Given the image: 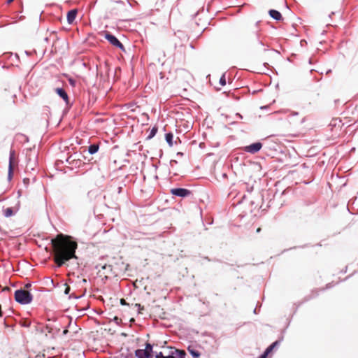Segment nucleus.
<instances>
[{
  "label": "nucleus",
  "mask_w": 358,
  "mask_h": 358,
  "mask_svg": "<svg viewBox=\"0 0 358 358\" xmlns=\"http://www.w3.org/2000/svg\"><path fill=\"white\" fill-rule=\"evenodd\" d=\"M51 243V254L57 267L62 266L71 259H78L76 255L78 244L76 241L71 239H52Z\"/></svg>",
  "instance_id": "nucleus-1"
},
{
  "label": "nucleus",
  "mask_w": 358,
  "mask_h": 358,
  "mask_svg": "<svg viewBox=\"0 0 358 358\" xmlns=\"http://www.w3.org/2000/svg\"><path fill=\"white\" fill-rule=\"evenodd\" d=\"M14 297L16 302L22 305L29 304L33 300V295L23 289H19L15 291Z\"/></svg>",
  "instance_id": "nucleus-2"
},
{
  "label": "nucleus",
  "mask_w": 358,
  "mask_h": 358,
  "mask_svg": "<svg viewBox=\"0 0 358 358\" xmlns=\"http://www.w3.org/2000/svg\"><path fill=\"white\" fill-rule=\"evenodd\" d=\"M128 264H124L120 260V263H115V265L105 264L102 266V269L106 270L107 274H114L117 275L120 272L124 271L127 269Z\"/></svg>",
  "instance_id": "nucleus-3"
},
{
  "label": "nucleus",
  "mask_w": 358,
  "mask_h": 358,
  "mask_svg": "<svg viewBox=\"0 0 358 358\" xmlns=\"http://www.w3.org/2000/svg\"><path fill=\"white\" fill-rule=\"evenodd\" d=\"M80 153L76 152L66 158L65 161L69 166H71V169L79 168L84 164L80 158Z\"/></svg>",
  "instance_id": "nucleus-4"
},
{
  "label": "nucleus",
  "mask_w": 358,
  "mask_h": 358,
  "mask_svg": "<svg viewBox=\"0 0 358 358\" xmlns=\"http://www.w3.org/2000/svg\"><path fill=\"white\" fill-rule=\"evenodd\" d=\"M104 38L106 39L112 45L119 48L122 51H125L124 45L119 41V39L109 31H104Z\"/></svg>",
  "instance_id": "nucleus-5"
},
{
  "label": "nucleus",
  "mask_w": 358,
  "mask_h": 358,
  "mask_svg": "<svg viewBox=\"0 0 358 358\" xmlns=\"http://www.w3.org/2000/svg\"><path fill=\"white\" fill-rule=\"evenodd\" d=\"M170 193L173 196H178L180 198H186L192 195V192L191 190L183 187L172 188L170 190Z\"/></svg>",
  "instance_id": "nucleus-6"
},
{
  "label": "nucleus",
  "mask_w": 358,
  "mask_h": 358,
  "mask_svg": "<svg viewBox=\"0 0 358 358\" xmlns=\"http://www.w3.org/2000/svg\"><path fill=\"white\" fill-rule=\"evenodd\" d=\"M251 39H255L257 43L264 47L263 50L267 51L268 50V45H266L264 41V38L262 36L261 30H253L250 35Z\"/></svg>",
  "instance_id": "nucleus-7"
},
{
  "label": "nucleus",
  "mask_w": 358,
  "mask_h": 358,
  "mask_svg": "<svg viewBox=\"0 0 358 358\" xmlns=\"http://www.w3.org/2000/svg\"><path fill=\"white\" fill-rule=\"evenodd\" d=\"M263 145L261 142H255L249 145H246L244 147L243 150L245 152L255 154L257 153L262 148Z\"/></svg>",
  "instance_id": "nucleus-8"
},
{
  "label": "nucleus",
  "mask_w": 358,
  "mask_h": 358,
  "mask_svg": "<svg viewBox=\"0 0 358 358\" xmlns=\"http://www.w3.org/2000/svg\"><path fill=\"white\" fill-rule=\"evenodd\" d=\"M55 91L56 94L64 100L66 106H68L69 108L72 106V103H70V99H69V95L64 88L57 87L55 89Z\"/></svg>",
  "instance_id": "nucleus-9"
},
{
  "label": "nucleus",
  "mask_w": 358,
  "mask_h": 358,
  "mask_svg": "<svg viewBox=\"0 0 358 358\" xmlns=\"http://www.w3.org/2000/svg\"><path fill=\"white\" fill-rule=\"evenodd\" d=\"M268 14L271 18L276 21H281L282 20V14L277 10L271 9L268 11Z\"/></svg>",
  "instance_id": "nucleus-10"
},
{
  "label": "nucleus",
  "mask_w": 358,
  "mask_h": 358,
  "mask_svg": "<svg viewBox=\"0 0 358 358\" xmlns=\"http://www.w3.org/2000/svg\"><path fill=\"white\" fill-rule=\"evenodd\" d=\"M78 10L76 9H71L67 13L66 18L69 24H72L75 20Z\"/></svg>",
  "instance_id": "nucleus-11"
},
{
  "label": "nucleus",
  "mask_w": 358,
  "mask_h": 358,
  "mask_svg": "<svg viewBox=\"0 0 358 358\" xmlns=\"http://www.w3.org/2000/svg\"><path fill=\"white\" fill-rule=\"evenodd\" d=\"M99 144H97V143H92V144H90V146L88 147V152L90 155H94V154L96 153L99 151Z\"/></svg>",
  "instance_id": "nucleus-12"
},
{
  "label": "nucleus",
  "mask_w": 358,
  "mask_h": 358,
  "mask_svg": "<svg viewBox=\"0 0 358 358\" xmlns=\"http://www.w3.org/2000/svg\"><path fill=\"white\" fill-rule=\"evenodd\" d=\"M280 343V340H278V341H275V342H273L271 345H270L266 350H265V352L268 355L273 350L276 348L277 346H278Z\"/></svg>",
  "instance_id": "nucleus-13"
},
{
  "label": "nucleus",
  "mask_w": 358,
  "mask_h": 358,
  "mask_svg": "<svg viewBox=\"0 0 358 358\" xmlns=\"http://www.w3.org/2000/svg\"><path fill=\"white\" fill-rule=\"evenodd\" d=\"M165 140L170 147L173 145V134L171 132H168L165 134Z\"/></svg>",
  "instance_id": "nucleus-14"
},
{
  "label": "nucleus",
  "mask_w": 358,
  "mask_h": 358,
  "mask_svg": "<svg viewBox=\"0 0 358 358\" xmlns=\"http://www.w3.org/2000/svg\"><path fill=\"white\" fill-rule=\"evenodd\" d=\"M15 158V152L14 150L11 149L9 153V164L8 166H10L13 168L14 161Z\"/></svg>",
  "instance_id": "nucleus-15"
},
{
  "label": "nucleus",
  "mask_w": 358,
  "mask_h": 358,
  "mask_svg": "<svg viewBox=\"0 0 358 358\" xmlns=\"http://www.w3.org/2000/svg\"><path fill=\"white\" fill-rule=\"evenodd\" d=\"M135 356L137 358H145L146 357V352L143 349H137L135 350Z\"/></svg>",
  "instance_id": "nucleus-16"
},
{
  "label": "nucleus",
  "mask_w": 358,
  "mask_h": 358,
  "mask_svg": "<svg viewBox=\"0 0 358 358\" xmlns=\"http://www.w3.org/2000/svg\"><path fill=\"white\" fill-rule=\"evenodd\" d=\"M15 215V211L13 208L9 207L3 210V215L6 217H9Z\"/></svg>",
  "instance_id": "nucleus-17"
},
{
  "label": "nucleus",
  "mask_w": 358,
  "mask_h": 358,
  "mask_svg": "<svg viewBox=\"0 0 358 358\" xmlns=\"http://www.w3.org/2000/svg\"><path fill=\"white\" fill-rule=\"evenodd\" d=\"M155 358H176V357L174 356V352H171L167 356H164L162 352H159V353H156Z\"/></svg>",
  "instance_id": "nucleus-18"
},
{
  "label": "nucleus",
  "mask_w": 358,
  "mask_h": 358,
  "mask_svg": "<svg viewBox=\"0 0 358 358\" xmlns=\"http://www.w3.org/2000/svg\"><path fill=\"white\" fill-rule=\"evenodd\" d=\"M158 131V128L156 126H154L151 129H150V134L149 135L147 136L146 139L147 140H150L151 138H152L157 134Z\"/></svg>",
  "instance_id": "nucleus-19"
},
{
  "label": "nucleus",
  "mask_w": 358,
  "mask_h": 358,
  "mask_svg": "<svg viewBox=\"0 0 358 358\" xmlns=\"http://www.w3.org/2000/svg\"><path fill=\"white\" fill-rule=\"evenodd\" d=\"M176 354L178 358H185L186 356V352L182 350H176L175 351H172Z\"/></svg>",
  "instance_id": "nucleus-20"
},
{
  "label": "nucleus",
  "mask_w": 358,
  "mask_h": 358,
  "mask_svg": "<svg viewBox=\"0 0 358 358\" xmlns=\"http://www.w3.org/2000/svg\"><path fill=\"white\" fill-rule=\"evenodd\" d=\"M145 350V352H146V353H148V354H153L154 352H153V345H152L151 343H145V348L143 349Z\"/></svg>",
  "instance_id": "nucleus-21"
},
{
  "label": "nucleus",
  "mask_w": 358,
  "mask_h": 358,
  "mask_svg": "<svg viewBox=\"0 0 358 358\" xmlns=\"http://www.w3.org/2000/svg\"><path fill=\"white\" fill-rule=\"evenodd\" d=\"M188 351L194 358H199L200 356V352L199 351L194 349H190L189 347L188 348Z\"/></svg>",
  "instance_id": "nucleus-22"
},
{
  "label": "nucleus",
  "mask_w": 358,
  "mask_h": 358,
  "mask_svg": "<svg viewBox=\"0 0 358 358\" xmlns=\"http://www.w3.org/2000/svg\"><path fill=\"white\" fill-rule=\"evenodd\" d=\"M20 324L22 327L28 328L31 325V322L28 320H23Z\"/></svg>",
  "instance_id": "nucleus-23"
},
{
  "label": "nucleus",
  "mask_w": 358,
  "mask_h": 358,
  "mask_svg": "<svg viewBox=\"0 0 358 358\" xmlns=\"http://www.w3.org/2000/svg\"><path fill=\"white\" fill-rule=\"evenodd\" d=\"M13 176V168H12L10 166H8V180H11Z\"/></svg>",
  "instance_id": "nucleus-24"
},
{
  "label": "nucleus",
  "mask_w": 358,
  "mask_h": 358,
  "mask_svg": "<svg viewBox=\"0 0 358 358\" xmlns=\"http://www.w3.org/2000/svg\"><path fill=\"white\" fill-rule=\"evenodd\" d=\"M68 81H69V84H70V85H71V87H74L76 86V79H74L73 78H72V77H69V78H68Z\"/></svg>",
  "instance_id": "nucleus-25"
},
{
  "label": "nucleus",
  "mask_w": 358,
  "mask_h": 358,
  "mask_svg": "<svg viewBox=\"0 0 358 358\" xmlns=\"http://www.w3.org/2000/svg\"><path fill=\"white\" fill-rule=\"evenodd\" d=\"M220 84L222 86L226 85V78H225V74H223L221 78H220L219 81Z\"/></svg>",
  "instance_id": "nucleus-26"
},
{
  "label": "nucleus",
  "mask_w": 358,
  "mask_h": 358,
  "mask_svg": "<svg viewBox=\"0 0 358 358\" xmlns=\"http://www.w3.org/2000/svg\"><path fill=\"white\" fill-rule=\"evenodd\" d=\"M64 164V161L62 159H57L55 162V166L57 167H59V166L62 165Z\"/></svg>",
  "instance_id": "nucleus-27"
},
{
  "label": "nucleus",
  "mask_w": 358,
  "mask_h": 358,
  "mask_svg": "<svg viewBox=\"0 0 358 358\" xmlns=\"http://www.w3.org/2000/svg\"><path fill=\"white\" fill-rule=\"evenodd\" d=\"M65 286H66V287H65V289H64V294L66 295H68L69 294V292H70L71 287L69 285H66V284H65Z\"/></svg>",
  "instance_id": "nucleus-28"
},
{
  "label": "nucleus",
  "mask_w": 358,
  "mask_h": 358,
  "mask_svg": "<svg viewBox=\"0 0 358 358\" xmlns=\"http://www.w3.org/2000/svg\"><path fill=\"white\" fill-rule=\"evenodd\" d=\"M136 307H138V312L140 313L141 310H143L144 309V307L143 306H141V304L139 303H136L135 305Z\"/></svg>",
  "instance_id": "nucleus-29"
},
{
  "label": "nucleus",
  "mask_w": 358,
  "mask_h": 358,
  "mask_svg": "<svg viewBox=\"0 0 358 358\" xmlns=\"http://www.w3.org/2000/svg\"><path fill=\"white\" fill-rule=\"evenodd\" d=\"M260 22H261L260 21H257L255 22V29L254 30H260L259 29V24H260Z\"/></svg>",
  "instance_id": "nucleus-30"
},
{
  "label": "nucleus",
  "mask_w": 358,
  "mask_h": 358,
  "mask_svg": "<svg viewBox=\"0 0 358 358\" xmlns=\"http://www.w3.org/2000/svg\"><path fill=\"white\" fill-rule=\"evenodd\" d=\"M177 164H178V162L176 160H175V159H171L170 161V165L171 166H173V165Z\"/></svg>",
  "instance_id": "nucleus-31"
},
{
  "label": "nucleus",
  "mask_w": 358,
  "mask_h": 358,
  "mask_svg": "<svg viewBox=\"0 0 358 358\" xmlns=\"http://www.w3.org/2000/svg\"><path fill=\"white\" fill-rule=\"evenodd\" d=\"M268 355L264 352L260 356L258 357V358H266Z\"/></svg>",
  "instance_id": "nucleus-32"
},
{
  "label": "nucleus",
  "mask_w": 358,
  "mask_h": 358,
  "mask_svg": "<svg viewBox=\"0 0 358 358\" xmlns=\"http://www.w3.org/2000/svg\"><path fill=\"white\" fill-rule=\"evenodd\" d=\"M19 3H20V7L21 9H19L18 13H22V10H23V4H22V1H20Z\"/></svg>",
  "instance_id": "nucleus-33"
},
{
  "label": "nucleus",
  "mask_w": 358,
  "mask_h": 358,
  "mask_svg": "<svg viewBox=\"0 0 358 358\" xmlns=\"http://www.w3.org/2000/svg\"><path fill=\"white\" fill-rule=\"evenodd\" d=\"M301 167L302 169H309V166H307V164L306 163H303L302 165H301Z\"/></svg>",
  "instance_id": "nucleus-34"
},
{
  "label": "nucleus",
  "mask_w": 358,
  "mask_h": 358,
  "mask_svg": "<svg viewBox=\"0 0 358 358\" xmlns=\"http://www.w3.org/2000/svg\"><path fill=\"white\" fill-rule=\"evenodd\" d=\"M31 287V283H30V282H28V283L24 285V288H26V289H29Z\"/></svg>",
  "instance_id": "nucleus-35"
},
{
  "label": "nucleus",
  "mask_w": 358,
  "mask_h": 358,
  "mask_svg": "<svg viewBox=\"0 0 358 358\" xmlns=\"http://www.w3.org/2000/svg\"><path fill=\"white\" fill-rule=\"evenodd\" d=\"M124 358H134V357H133L132 354L127 353V354L125 355Z\"/></svg>",
  "instance_id": "nucleus-36"
},
{
  "label": "nucleus",
  "mask_w": 358,
  "mask_h": 358,
  "mask_svg": "<svg viewBox=\"0 0 358 358\" xmlns=\"http://www.w3.org/2000/svg\"><path fill=\"white\" fill-rule=\"evenodd\" d=\"M299 115V113L298 112H295V111H292L291 112L290 115H292V116H296Z\"/></svg>",
  "instance_id": "nucleus-37"
},
{
  "label": "nucleus",
  "mask_w": 358,
  "mask_h": 358,
  "mask_svg": "<svg viewBox=\"0 0 358 358\" xmlns=\"http://www.w3.org/2000/svg\"><path fill=\"white\" fill-rule=\"evenodd\" d=\"M235 115H236V117H237L239 119H243L242 115L240 114L239 113H236Z\"/></svg>",
  "instance_id": "nucleus-38"
},
{
  "label": "nucleus",
  "mask_w": 358,
  "mask_h": 358,
  "mask_svg": "<svg viewBox=\"0 0 358 358\" xmlns=\"http://www.w3.org/2000/svg\"><path fill=\"white\" fill-rule=\"evenodd\" d=\"M23 182H24L25 185H27V184L29 182V178H24V180H23Z\"/></svg>",
  "instance_id": "nucleus-39"
},
{
  "label": "nucleus",
  "mask_w": 358,
  "mask_h": 358,
  "mask_svg": "<svg viewBox=\"0 0 358 358\" xmlns=\"http://www.w3.org/2000/svg\"><path fill=\"white\" fill-rule=\"evenodd\" d=\"M145 358H154L153 357V354L146 353V357H145Z\"/></svg>",
  "instance_id": "nucleus-40"
},
{
  "label": "nucleus",
  "mask_w": 358,
  "mask_h": 358,
  "mask_svg": "<svg viewBox=\"0 0 358 358\" xmlns=\"http://www.w3.org/2000/svg\"><path fill=\"white\" fill-rule=\"evenodd\" d=\"M183 155H184V154H183V152H177V154H176V155H177V156H180V157H182V156H183Z\"/></svg>",
  "instance_id": "nucleus-41"
},
{
  "label": "nucleus",
  "mask_w": 358,
  "mask_h": 358,
  "mask_svg": "<svg viewBox=\"0 0 358 358\" xmlns=\"http://www.w3.org/2000/svg\"><path fill=\"white\" fill-rule=\"evenodd\" d=\"M122 187H119L117 188V193L120 194L122 192Z\"/></svg>",
  "instance_id": "nucleus-42"
},
{
  "label": "nucleus",
  "mask_w": 358,
  "mask_h": 358,
  "mask_svg": "<svg viewBox=\"0 0 358 358\" xmlns=\"http://www.w3.org/2000/svg\"><path fill=\"white\" fill-rule=\"evenodd\" d=\"M71 298H74V299H79L80 296H72V295H70L69 296V299H71Z\"/></svg>",
  "instance_id": "nucleus-43"
},
{
  "label": "nucleus",
  "mask_w": 358,
  "mask_h": 358,
  "mask_svg": "<svg viewBox=\"0 0 358 358\" xmlns=\"http://www.w3.org/2000/svg\"><path fill=\"white\" fill-rule=\"evenodd\" d=\"M332 286L333 285H331V283H329V284L327 285V289L331 288V287H332Z\"/></svg>",
  "instance_id": "nucleus-44"
},
{
  "label": "nucleus",
  "mask_w": 358,
  "mask_h": 358,
  "mask_svg": "<svg viewBox=\"0 0 358 358\" xmlns=\"http://www.w3.org/2000/svg\"><path fill=\"white\" fill-rule=\"evenodd\" d=\"M13 1H14V0H7V1H6V3H7V4H10V3H11Z\"/></svg>",
  "instance_id": "nucleus-45"
},
{
  "label": "nucleus",
  "mask_w": 358,
  "mask_h": 358,
  "mask_svg": "<svg viewBox=\"0 0 358 358\" xmlns=\"http://www.w3.org/2000/svg\"><path fill=\"white\" fill-rule=\"evenodd\" d=\"M10 23L9 22H6V24H1L0 25V27H4L5 25H7V24H9Z\"/></svg>",
  "instance_id": "nucleus-46"
},
{
  "label": "nucleus",
  "mask_w": 358,
  "mask_h": 358,
  "mask_svg": "<svg viewBox=\"0 0 358 358\" xmlns=\"http://www.w3.org/2000/svg\"><path fill=\"white\" fill-rule=\"evenodd\" d=\"M24 16H20V17H18V19H19L20 20H23V19H24Z\"/></svg>",
  "instance_id": "nucleus-47"
},
{
  "label": "nucleus",
  "mask_w": 358,
  "mask_h": 358,
  "mask_svg": "<svg viewBox=\"0 0 358 358\" xmlns=\"http://www.w3.org/2000/svg\"><path fill=\"white\" fill-rule=\"evenodd\" d=\"M44 40L46 41V42H48L49 41V38L48 37H45L44 38Z\"/></svg>",
  "instance_id": "nucleus-48"
},
{
  "label": "nucleus",
  "mask_w": 358,
  "mask_h": 358,
  "mask_svg": "<svg viewBox=\"0 0 358 358\" xmlns=\"http://www.w3.org/2000/svg\"><path fill=\"white\" fill-rule=\"evenodd\" d=\"M204 259H206V260H208V262H210V258H208V257H204Z\"/></svg>",
  "instance_id": "nucleus-49"
},
{
  "label": "nucleus",
  "mask_w": 358,
  "mask_h": 358,
  "mask_svg": "<svg viewBox=\"0 0 358 358\" xmlns=\"http://www.w3.org/2000/svg\"><path fill=\"white\" fill-rule=\"evenodd\" d=\"M260 231H261V228H258V229H257V233H259Z\"/></svg>",
  "instance_id": "nucleus-50"
},
{
  "label": "nucleus",
  "mask_w": 358,
  "mask_h": 358,
  "mask_svg": "<svg viewBox=\"0 0 358 358\" xmlns=\"http://www.w3.org/2000/svg\"><path fill=\"white\" fill-rule=\"evenodd\" d=\"M50 281H51V283L54 285V281H53V280H52V279H51V280H50Z\"/></svg>",
  "instance_id": "nucleus-51"
},
{
  "label": "nucleus",
  "mask_w": 358,
  "mask_h": 358,
  "mask_svg": "<svg viewBox=\"0 0 358 358\" xmlns=\"http://www.w3.org/2000/svg\"><path fill=\"white\" fill-rule=\"evenodd\" d=\"M121 304H124V299H121Z\"/></svg>",
  "instance_id": "nucleus-52"
},
{
  "label": "nucleus",
  "mask_w": 358,
  "mask_h": 358,
  "mask_svg": "<svg viewBox=\"0 0 358 358\" xmlns=\"http://www.w3.org/2000/svg\"><path fill=\"white\" fill-rule=\"evenodd\" d=\"M3 17H6V18H7V19H8V18H9V17H8V16H7V15L3 16Z\"/></svg>",
  "instance_id": "nucleus-53"
},
{
  "label": "nucleus",
  "mask_w": 358,
  "mask_h": 358,
  "mask_svg": "<svg viewBox=\"0 0 358 358\" xmlns=\"http://www.w3.org/2000/svg\"><path fill=\"white\" fill-rule=\"evenodd\" d=\"M117 3H122V1H117Z\"/></svg>",
  "instance_id": "nucleus-54"
},
{
  "label": "nucleus",
  "mask_w": 358,
  "mask_h": 358,
  "mask_svg": "<svg viewBox=\"0 0 358 358\" xmlns=\"http://www.w3.org/2000/svg\"><path fill=\"white\" fill-rule=\"evenodd\" d=\"M334 13H331V15H329V17H332V15H334Z\"/></svg>",
  "instance_id": "nucleus-55"
},
{
  "label": "nucleus",
  "mask_w": 358,
  "mask_h": 358,
  "mask_svg": "<svg viewBox=\"0 0 358 358\" xmlns=\"http://www.w3.org/2000/svg\"><path fill=\"white\" fill-rule=\"evenodd\" d=\"M235 124V122H232L230 123V124Z\"/></svg>",
  "instance_id": "nucleus-56"
},
{
  "label": "nucleus",
  "mask_w": 358,
  "mask_h": 358,
  "mask_svg": "<svg viewBox=\"0 0 358 358\" xmlns=\"http://www.w3.org/2000/svg\"><path fill=\"white\" fill-rule=\"evenodd\" d=\"M310 182V181L309 182H305L306 184H308Z\"/></svg>",
  "instance_id": "nucleus-57"
}]
</instances>
